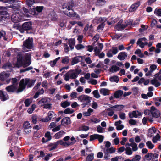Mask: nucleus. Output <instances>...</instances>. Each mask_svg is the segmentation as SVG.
Listing matches in <instances>:
<instances>
[{"label": "nucleus", "instance_id": "obj_1", "mask_svg": "<svg viewBox=\"0 0 161 161\" xmlns=\"http://www.w3.org/2000/svg\"><path fill=\"white\" fill-rule=\"evenodd\" d=\"M31 54L28 53L23 55L21 53H19L17 56V62L16 67L19 68L21 66L24 67L29 66L31 63Z\"/></svg>", "mask_w": 161, "mask_h": 161}, {"label": "nucleus", "instance_id": "obj_2", "mask_svg": "<svg viewBox=\"0 0 161 161\" xmlns=\"http://www.w3.org/2000/svg\"><path fill=\"white\" fill-rule=\"evenodd\" d=\"M36 80H30L28 79H23L20 82L18 92H21L26 87L27 85L28 87H31L34 84Z\"/></svg>", "mask_w": 161, "mask_h": 161}, {"label": "nucleus", "instance_id": "obj_3", "mask_svg": "<svg viewBox=\"0 0 161 161\" xmlns=\"http://www.w3.org/2000/svg\"><path fill=\"white\" fill-rule=\"evenodd\" d=\"M50 99L47 97H45L41 99L38 103L39 105L41 106H43L45 109H50L51 108V104L50 103Z\"/></svg>", "mask_w": 161, "mask_h": 161}, {"label": "nucleus", "instance_id": "obj_4", "mask_svg": "<svg viewBox=\"0 0 161 161\" xmlns=\"http://www.w3.org/2000/svg\"><path fill=\"white\" fill-rule=\"evenodd\" d=\"M33 40L32 38L29 37L24 42L22 51L23 52H26L28 50L31 49L33 47Z\"/></svg>", "mask_w": 161, "mask_h": 161}, {"label": "nucleus", "instance_id": "obj_5", "mask_svg": "<svg viewBox=\"0 0 161 161\" xmlns=\"http://www.w3.org/2000/svg\"><path fill=\"white\" fill-rule=\"evenodd\" d=\"M25 19L23 17L22 15H20L18 12H14L12 15L11 19L12 21L15 23L23 21Z\"/></svg>", "mask_w": 161, "mask_h": 161}, {"label": "nucleus", "instance_id": "obj_6", "mask_svg": "<svg viewBox=\"0 0 161 161\" xmlns=\"http://www.w3.org/2000/svg\"><path fill=\"white\" fill-rule=\"evenodd\" d=\"M19 29L21 33H23L24 31L30 30L31 29V23L30 22H25L21 27H16Z\"/></svg>", "mask_w": 161, "mask_h": 161}, {"label": "nucleus", "instance_id": "obj_7", "mask_svg": "<svg viewBox=\"0 0 161 161\" xmlns=\"http://www.w3.org/2000/svg\"><path fill=\"white\" fill-rule=\"evenodd\" d=\"M77 98L78 100L82 102L83 104L86 105L90 103L91 98L87 95H82L80 96Z\"/></svg>", "mask_w": 161, "mask_h": 161}, {"label": "nucleus", "instance_id": "obj_8", "mask_svg": "<svg viewBox=\"0 0 161 161\" xmlns=\"http://www.w3.org/2000/svg\"><path fill=\"white\" fill-rule=\"evenodd\" d=\"M150 113L152 115V117H150L151 119H152L153 117L158 118L160 116V113L159 111L153 106L151 107Z\"/></svg>", "mask_w": 161, "mask_h": 161}, {"label": "nucleus", "instance_id": "obj_9", "mask_svg": "<svg viewBox=\"0 0 161 161\" xmlns=\"http://www.w3.org/2000/svg\"><path fill=\"white\" fill-rule=\"evenodd\" d=\"M118 52L117 47H113L107 53V56L108 57L111 58L113 57V55L116 54Z\"/></svg>", "mask_w": 161, "mask_h": 161}, {"label": "nucleus", "instance_id": "obj_10", "mask_svg": "<svg viewBox=\"0 0 161 161\" xmlns=\"http://www.w3.org/2000/svg\"><path fill=\"white\" fill-rule=\"evenodd\" d=\"M65 14L69 17H75V18L77 19H80L79 16L74 12L73 10H67L65 13Z\"/></svg>", "mask_w": 161, "mask_h": 161}, {"label": "nucleus", "instance_id": "obj_11", "mask_svg": "<svg viewBox=\"0 0 161 161\" xmlns=\"http://www.w3.org/2000/svg\"><path fill=\"white\" fill-rule=\"evenodd\" d=\"M18 86H14V85H11L8 86L6 88V89L8 92H13L16 91L17 93L19 88H18Z\"/></svg>", "mask_w": 161, "mask_h": 161}, {"label": "nucleus", "instance_id": "obj_12", "mask_svg": "<svg viewBox=\"0 0 161 161\" xmlns=\"http://www.w3.org/2000/svg\"><path fill=\"white\" fill-rule=\"evenodd\" d=\"M103 47V45L102 43H98L97 46L95 47L94 51L96 55L99 54V53L101 51Z\"/></svg>", "mask_w": 161, "mask_h": 161}, {"label": "nucleus", "instance_id": "obj_13", "mask_svg": "<svg viewBox=\"0 0 161 161\" xmlns=\"http://www.w3.org/2000/svg\"><path fill=\"white\" fill-rule=\"evenodd\" d=\"M10 75V73L9 72H1L0 74V80L2 81L5 80L9 77Z\"/></svg>", "mask_w": 161, "mask_h": 161}, {"label": "nucleus", "instance_id": "obj_14", "mask_svg": "<svg viewBox=\"0 0 161 161\" xmlns=\"http://www.w3.org/2000/svg\"><path fill=\"white\" fill-rule=\"evenodd\" d=\"M128 57V55L125 52H120L117 56V58L121 61L125 59Z\"/></svg>", "mask_w": 161, "mask_h": 161}, {"label": "nucleus", "instance_id": "obj_15", "mask_svg": "<svg viewBox=\"0 0 161 161\" xmlns=\"http://www.w3.org/2000/svg\"><path fill=\"white\" fill-rule=\"evenodd\" d=\"M122 21L121 20H120L117 25L115 26V29L118 30H121L124 29L126 26L127 25H126L125 24H122Z\"/></svg>", "mask_w": 161, "mask_h": 161}, {"label": "nucleus", "instance_id": "obj_16", "mask_svg": "<svg viewBox=\"0 0 161 161\" xmlns=\"http://www.w3.org/2000/svg\"><path fill=\"white\" fill-rule=\"evenodd\" d=\"M82 57L81 56H78L72 58L71 65H72L78 63L82 60Z\"/></svg>", "mask_w": 161, "mask_h": 161}, {"label": "nucleus", "instance_id": "obj_17", "mask_svg": "<svg viewBox=\"0 0 161 161\" xmlns=\"http://www.w3.org/2000/svg\"><path fill=\"white\" fill-rule=\"evenodd\" d=\"M9 97L7 93L5 92L0 91V98L2 101H5L8 99Z\"/></svg>", "mask_w": 161, "mask_h": 161}, {"label": "nucleus", "instance_id": "obj_18", "mask_svg": "<svg viewBox=\"0 0 161 161\" xmlns=\"http://www.w3.org/2000/svg\"><path fill=\"white\" fill-rule=\"evenodd\" d=\"M44 7L42 6H37L36 8L35 7L34 9V11H32L31 12V14L33 15L36 16L38 14V13L36 12L35 11V9H36V11L38 12H41L43 9Z\"/></svg>", "mask_w": 161, "mask_h": 161}, {"label": "nucleus", "instance_id": "obj_19", "mask_svg": "<svg viewBox=\"0 0 161 161\" xmlns=\"http://www.w3.org/2000/svg\"><path fill=\"white\" fill-rule=\"evenodd\" d=\"M68 74L69 75L70 78L71 79H75L78 76V74L77 72L74 70L68 71Z\"/></svg>", "mask_w": 161, "mask_h": 161}, {"label": "nucleus", "instance_id": "obj_20", "mask_svg": "<svg viewBox=\"0 0 161 161\" xmlns=\"http://www.w3.org/2000/svg\"><path fill=\"white\" fill-rule=\"evenodd\" d=\"M140 3L137 2L131 5V7L129 8V11L130 12H132L135 11L139 6Z\"/></svg>", "mask_w": 161, "mask_h": 161}, {"label": "nucleus", "instance_id": "obj_21", "mask_svg": "<svg viewBox=\"0 0 161 161\" xmlns=\"http://www.w3.org/2000/svg\"><path fill=\"white\" fill-rule=\"evenodd\" d=\"M151 83L152 85H154L156 87H158L161 85L160 83L158 80L157 77H155L151 80Z\"/></svg>", "mask_w": 161, "mask_h": 161}, {"label": "nucleus", "instance_id": "obj_22", "mask_svg": "<svg viewBox=\"0 0 161 161\" xmlns=\"http://www.w3.org/2000/svg\"><path fill=\"white\" fill-rule=\"evenodd\" d=\"M65 132L64 131L61 130L57 133H56L54 137L56 139H59L61 138L65 134Z\"/></svg>", "mask_w": 161, "mask_h": 161}, {"label": "nucleus", "instance_id": "obj_23", "mask_svg": "<svg viewBox=\"0 0 161 161\" xmlns=\"http://www.w3.org/2000/svg\"><path fill=\"white\" fill-rule=\"evenodd\" d=\"M100 92L101 94L106 96L109 94L110 91L108 89L103 88L100 90Z\"/></svg>", "mask_w": 161, "mask_h": 161}, {"label": "nucleus", "instance_id": "obj_24", "mask_svg": "<svg viewBox=\"0 0 161 161\" xmlns=\"http://www.w3.org/2000/svg\"><path fill=\"white\" fill-rule=\"evenodd\" d=\"M73 3L71 2L67 4H64L62 6V8L64 9L66 8L67 10H72V8L73 7Z\"/></svg>", "mask_w": 161, "mask_h": 161}, {"label": "nucleus", "instance_id": "obj_25", "mask_svg": "<svg viewBox=\"0 0 161 161\" xmlns=\"http://www.w3.org/2000/svg\"><path fill=\"white\" fill-rule=\"evenodd\" d=\"M123 107V105H116L108 108V110H111L112 109H116V110L119 111L122 109Z\"/></svg>", "mask_w": 161, "mask_h": 161}, {"label": "nucleus", "instance_id": "obj_26", "mask_svg": "<svg viewBox=\"0 0 161 161\" xmlns=\"http://www.w3.org/2000/svg\"><path fill=\"white\" fill-rule=\"evenodd\" d=\"M103 151H105L106 153L109 154H112L114 153L115 152L116 149L113 147H111L110 148H105L103 149Z\"/></svg>", "mask_w": 161, "mask_h": 161}, {"label": "nucleus", "instance_id": "obj_27", "mask_svg": "<svg viewBox=\"0 0 161 161\" xmlns=\"http://www.w3.org/2000/svg\"><path fill=\"white\" fill-rule=\"evenodd\" d=\"M9 15L7 12H4L3 14H0V21H2L9 17Z\"/></svg>", "mask_w": 161, "mask_h": 161}, {"label": "nucleus", "instance_id": "obj_28", "mask_svg": "<svg viewBox=\"0 0 161 161\" xmlns=\"http://www.w3.org/2000/svg\"><path fill=\"white\" fill-rule=\"evenodd\" d=\"M23 14L22 15L24 18V17H29L30 16L28 10L25 8H23Z\"/></svg>", "mask_w": 161, "mask_h": 161}, {"label": "nucleus", "instance_id": "obj_29", "mask_svg": "<svg viewBox=\"0 0 161 161\" xmlns=\"http://www.w3.org/2000/svg\"><path fill=\"white\" fill-rule=\"evenodd\" d=\"M68 44L69 45L71 50L74 48V46L75 44V41L74 39H70L68 41Z\"/></svg>", "mask_w": 161, "mask_h": 161}, {"label": "nucleus", "instance_id": "obj_30", "mask_svg": "<svg viewBox=\"0 0 161 161\" xmlns=\"http://www.w3.org/2000/svg\"><path fill=\"white\" fill-rule=\"evenodd\" d=\"M70 119L68 117L64 118L61 120V123L62 125H67L70 123Z\"/></svg>", "mask_w": 161, "mask_h": 161}, {"label": "nucleus", "instance_id": "obj_31", "mask_svg": "<svg viewBox=\"0 0 161 161\" xmlns=\"http://www.w3.org/2000/svg\"><path fill=\"white\" fill-rule=\"evenodd\" d=\"M156 131V130L154 127H152L150 128L148 130V136H149L152 137Z\"/></svg>", "mask_w": 161, "mask_h": 161}, {"label": "nucleus", "instance_id": "obj_32", "mask_svg": "<svg viewBox=\"0 0 161 161\" xmlns=\"http://www.w3.org/2000/svg\"><path fill=\"white\" fill-rule=\"evenodd\" d=\"M70 105V103L68 101H64L61 103V106L64 108H65L69 106Z\"/></svg>", "mask_w": 161, "mask_h": 161}, {"label": "nucleus", "instance_id": "obj_33", "mask_svg": "<svg viewBox=\"0 0 161 161\" xmlns=\"http://www.w3.org/2000/svg\"><path fill=\"white\" fill-rule=\"evenodd\" d=\"M123 94V92L121 90H119L116 92L114 94V97L118 98L121 97Z\"/></svg>", "mask_w": 161, "mask_h": 161}, {"label": "nucleus", "instance_id": "obj_34", "mask_svg": "<svg viewBox=\"0 0 161 161\" xmlns=\"http://www.w3.org/2000/svg\"><path fill=\"white\" fill-rule=\"evenodd\" d=\"M119 68L116 65H113L110 69V71L112 72H116L119 71Z\"/></svg>", "mask_w": 161, "mask_h": 161}, {"label": "nucleus", "instance_id": "obj_35", "mask_svg": "<svg viewBox=\"0 0 161 161\" xmlns=\"http://www.w3.org/2000/svg\"><path fill=\"white\" fill-rule=\"evenodd\" d=\"M152 153H149L146 154L144 158V160L146 161H149L152 159Z\"/></svg>", "mask_w": 161, "mask_h": 161}, {"label": "nucleus", "instance_id": "obj_36", "mask_svg": "<svg viewBox=\"0 0 161 161\" xmlns=\"http://www.w3.org/2000/svg\"><path fill=\"white\" fill-rule=\"evenodd\" d=\"M109 80L112 82L118 83L119 81V79L117 76H114L110 77L109 78Z\"/></svg>", "mask_w": 161, "mask_h": 161}, {"label": "nucleus", "instance_id": "obj_37", "mask_svg": "<svg viewBox=\"0 0 161 161\" xmlns=\"http://www.w3.org/2000/svg\"><path fill=\"white\" fill-rule=\"evenodd\" d=\"M23 127L24 129L27 130V129H31V127L30 123L28 122H25L24 123Z\"/></svg>", "mask_w": 161, "mask_h": 161}, {"label": "nucleus", "instance_id": "obj_38", "mask_svg": "<svg viewBox=\"0 0 161 161\" xmlns=\"http://www.w3.org/2000/svg\"><path fill=\"white\" fill-rule=\"evenodd\" d=\"M129 116L130 118H137V114L136 111H134L129 113Z\"/></svg>", "mask_w": 161, "mask_h": 161}, {"label": "nucleus", "instance_id": "obj_39", "mask_svg": "<svg viewBox=\"0 0 161 161\" xmlns=\"http://www.w3.org/2000/svg\"><path fill=\"white\" fill-rule=\"evenodd\" d=\"M57 145L56 142L53 143H51L49 145V150L52 151L56 148L57 146Z\"/></svg>", "mask_w": 161, "mask_h": 161}, {"label": "nucleus", "instance_id": "obj_40", "mask_svg": "<svg viewBox=\"0 0 161 161\" xmlns=\"http://www.w3.org/2000/svg\"><path fill=\"white\" fill-rule=\"evenodd\" d=\"M93 110L92 108H89L87 110V112L83 113V115L84 116H89L91 114V113L93 112Z\"/></svg>", "mask_w": 161, "mask_h": 161}, {"label": "nucleus", "instance_id": "obj_41", "mask_svg": "<svg viewBox=\"0 0 161 161\" xmlns=\"http://www.w3.org/2000/svg\"><path fill=\"white\" fill-rule=\"evenodd\" d=\"M160 136L158 134L155 136L153 137L152 139V141L154 143H156L158 141L160 140Z\"/></svg>", "mask_w": 161, "mask_h": 161}, {"label": "nucleus", "instance_id": "obj_42", "mask_svg": "<svg viewBox=\"0 0 161 161\" xmlns=\"http://www.w3.org/2000/svg\"><path fill=\"white\" fill-rule=\"evenodd\" d=\"M60 58V57L57 58L55 59L53 61H51L50 62L49 64L50 66L52 67H54L56 64L57 61L59 60Z\"/></svg>", "mask_w": 161, "mask_h": 161}, {"label": "nucleus", "instance_id": "obj_43", "mask_svg": "<svg viewBox=\"0 0 161 161\" xmlns=\"http://www.w3.org/2000/svg\"><path fill=\"white\" fill-rule=\"evenodd\" d=\"M44 92V90L42 88L41 90L39 91H38L34 96V98H37L39 95L42 94Z\"/></svg>", "mask_w": 161, "mask_h": 161}, {"label": "nucleus", "instance_id": "obj_44", "mask_svg": "<svg viewBox=\"0 0 161 161\" xmlns=\"http://www.w3.org/2000/svg\"><path fill=\"white\" fill-rule=\"evenodd\" d=\"M132 151L130 147H127L125 148V153L128 155H131L132 153Z\"/></svg>", "mask_w": 161, "mask_h": 161}, {"label": "nucleus", "instance_id": "obj_45", "mask_svg": "<svg viewBox=\"0 0 161 161\" xmlns=\"http://www.w3.org/2000/svg\"><path fill=\"white\" fill-rule=\"evenodd\" d=\"M92 94L94 97L97 99L99 98L100 97L98 90H95L93 91L92 92Z\"/></svg>", "mask_w": 161, "mask_h": 161}, {"label": "nucleus", "instance_id": "obj_46", "mask_svg": "<svg viewBox=\"0 0 161 161\" xmlns=\"http://www.w3.org/2000/svg\"><path fill=\"white\" fill-rule=\"evenodd\" d=\"M131 147L132 148V150L133 151H136L137 150V145L135 142L131 143Z\"/></svg>", "mask_w": 161, "mask_h": 161}, {"label": "nucleus", "instance_id": "obj_47", "mask_svg": "<svg viewBox=\"0 0 161 161\" xmlns=\"http://www.w3.org/2000/svg\"><path fill=\"white\" fill-rule=\"evenodd\" d=\"M69 58L68 57L66 56L63 58L61 62L63 64H67L69 63Z\"/></svg>", "mask_w": 161, "mask_h": 161}, {"label": "nucleus", "instance_id": "obj_48", "mask_svg": "<svg viewBox=\"0 0 161 161\" xmlns=\"http://www.w3.org/2000/svg\"><path fill=\"white\" fill-rule=\"evenodd\" d=\"M104 139V137L100 135L97 134V139H98L99 143L102 142Z\"/></svg>", "mask_w": 161, "mask_h": 161}, {"label": "nucleus", "instance_id": "obj_49", "mask_svg": "<svg viewBox=\"0 0 161 161\" xmlns=\"http://www.w3.org/2000/svg\"><path fill=\"white\" fill-rule=\"evenodd\" d=\"M34 3V0H26V3L29 7H31Z\"/></svg>", "mask_w": 161, "mask_h": 161}, {"label": "nucleus", "instance_id": "obj_50", "mask_svg": "<svg viewBox=\"0 0 161 161\" xmlns=\"http://www.w3.org/2000/svg\"><path fill=\"white\" fill-rule=\"evenodd\" d=\"M146 145L147 147L150 149H153L154 147V145L150 141H147L146 143Z\"/></svg>", "mask_w": 161, "mask_h": 161}, {"label": "nucleus", "instance_id": "obj_51", "mask_svg": "<svg viewBox=\"0 0 161 161\" xmlns=\"http://www.w3.org/2000/svg\"><path fill=\"white\" fill-rule=\"evenodd\" d=\"M74 112V111L73 109L67 108L64 110V113L65 114H71L73 113Z\"/></svg>", "mask_w": 161, "mask_h": 161}, {"label": "nucleus", "instance_id": "obj_52", "mask_svg": "<svg viewBox=\"0 0 161 161\" xmlns=\"http://www.w3.org/2000/svg\"><path fill=\"white\" fill-rule=\"evenodd\" d=\"M154 14L157 16H161V9L156 8L154 12Z\"/></svg>", "mask_w": 161, "mask_h": 161}, {"label": "nucleus", "instance_id": "obj_53", "mask_svg": "<svg viewBox=\"0 0 161 161\" xmlns=\"http://www.w3.org/2000/svg\"><path fill=\"white\" fill-rule=\"evenodd\" d=\"M32 101V100L31 99H26L24 102V103L25 106L28 107L31 103Z\"/></svg>", "mask_w": 161, "mask_h": 161}, {"label": "nucleus", "instance_id": "obj_54", "mask_svg": "<svg viewBox=\"0 0 161 161\" xmlns=\"http://www.w3.org/2000/svg\"><path fill=\"white\" fill-rule=\"evenodd\" d=\"M51 19L52 21H56L57 19V16L55 13L53 12L51 13Z\"/></svg>", "mask_w": 161, "mask_h": 161}, {"label": "nucleus", "instance_id": "obj_55", "mask_svg": "<svg viewBox=\"0 0 161 161\" xmlns=\"http://www.w3.org/2000/svg\"><path fill=\"white\" fill-rule=\"evenodd\" d=\"M3 37L5 40H7V37L6 36V33L3 31H1L0 32V38L2 37Z\"/></svg>", "mask_w": 161, "mask_h": 161}, {"label": "nucleus", "instance_id": "obj_56", "mask_svg": "<svg viewBox=\"0 0 161 161\" xmlns=\"http://www.w3.org/2000/svg\"><path fill=\"white\" fill-rule=\"evenodd\" d=\"M36 107V106L35 104H33L32 105L31 107V108H29L27 110L28 113L29 114H31L33 111L35 109Z\"/></svg>", "mask_w": 161, "mask_h": 161}, {"label": "nucleus", "instance_id": "obj_57", "mask_svg": "<svg viewBox=\"0 0 161 161\" xmlns=\"http://www.w3.org/2000/svg\"><path fill=\"white\" fill-rule=\"evenodd\" d=\"M119 139L118 137H116L112 141L113 144L115 145H117L119 143Z\"/></svg>", "mask_w": 161, "mask_h": 161}, {"label": "nucleus", "instance_id": "obj_58", "mask_svg": "<svg viewBox=\"0 0 161 161\" xmlns=\"http://www.w3.org/2000/svg\"><path fill=\"white\" fill-rule=\"evenodd\" d=\"M158 155L157 153L152 154V158L151 161H157V158L158 157Z\"/></svg>", "mask_w": 161, "mask_h": 161}, {"label": "nucleus", "instance_id": "obj_59", "mask_svg": "<svg viewBox=\"0 0 161 161\" xmlns=\"http://www.w3.org/2000/svg\"><path fill=\"white\" fill-rule=\"evenodd\" d=\"M54 115V113L53 111H50L48 113V117L51 120L52 118Z\"/></svg>", "mask_w": 161, "mask_h": 161}, {"label": "nucleus", "instance_id": "obj_60", "mask_svg": "<svg viewBox=\"0 0 161 161\" xmlns=\"http://www.w3.org/2000/svg\"><path fill=\"white\" fill-rule=\"evenodd\" d=\"M107 0H98L97 4L100 6H102L104 5Z\"/></svg>", "mask_w": 161, "mask_h": 161}, {"label": "nucleus", "instance_id": "obj_61", "mask_svg": "<svg viewBox=\"0 0 161 161\" xmlns=\"http://www.w3.org/2000/svg\"><path fill=\"white\" fill-rule=\"evenodd\" d=\"M45 137L47 138V141L50 140L51 139L50 133L49 132H47L45 134Z\"/></svg>", "mask_w": 161, "mask_h": 161}, {"label": "nucleus", "instance_id": "obj_62", "mask_svg": "<svg viewBox=\"0 0 161 161\" xmlns=\"http://www.w3.org/2000/svg\"><path fill=\"white\" fill-rule=\"evenodd\" d=\"M17 80L15 78H12V85H14V86H18V85L17 83Z\"/></svg>", "mask_w": 161, "mask_h": 161}, {"label": "nucleus", "instance_id": "obj_63", "mask_svg": "<svg viewBox=\"0 0 161 161\" xmlns=\"http://www.w3.org/2000/svg\"><path fill=\"white\" fill-rule=\"evenodd\" d=\"M93 158V155L92 154L89 155L86 158V161H92Z\"/></svg>", "mask_w": 161, "mask_h": 161}, {"label": "nucleus", "instance_id": "obj_64", "mask_svg": "<svg viewBox=\"0 0 161 161\" xmlns=\"http://www.w3.org/2000/svg\"><path fill=\"white\" fill-rule=\"evenodd\" d=\"M77 94V93L76 92H73L71 93L70 97L72 99L76 98Z\"/></svg>", "mask_w": 161, "mask_h": 161}]
</instances>
